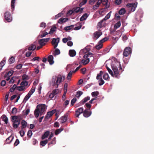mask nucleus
<instances>
[{"mask_svg": "<svg viewBox=\"0 0 154 154\" xmlns=\"http://www.w3.org/2000/svg\"><path fill=\"white\" fill-rule=\"evenodd\" d=\"M106 67L109 73L113 77L118 78L119 75V70L122 69L120 63L115 58H112L106 61Z\"/></svg>", "mask_w": 154, "mask_h": 154, "instance_id": "obj_1", "label": "nucleus"}, {"mask_svg": "<svg viewBox=\"0 0 154 154\" xmlns=\"http://www.w3.org/2000/svg\"><path fill=\"white\" fill-rule=\"evenodd\" d=\"M65 79V76L61 75L54 76L52 77L51 84L52 86L55 88H57L59 85L64 81Z\"/></svg>", "mask_w": 154, "mask_h": 154, "instance_id": "obj_2", "label": "nucleus"}, {"mask_svg": "<svg viewBox=\"0 0 154 154\" xmlns=\"http://www.w3.org/2000/svg\"><path fill=\"white\" fill-rule=\"evenodd\" d=\"M93 54L91 53H88L87 54H85L83 56L84 59L82 60L81 61V63L83 65H86L88 64L90 62V58H92L94 59L92 57Z\"/></svg>", "mask_w": 154, "mask_h": 154, "instance_id": "obj_3", "label": "nucleus"}, {"mask_svg": "<svg viewBox=\"0 0 154 154\" xmlns=\"http://www.w3.org/2000/svg\"><path fill=\"white\" fill-rule=\"evenodd\" d=\"M12 121L13 127L15 128H17L20 124V120L18 119V116H12Z\"/></svg>", "mask_w": 154, "mask_h": 154, "instance_id": "obj_4", "label": "nucleus"}, {"mask_svg": "<svg viewBox=\"0 0 154 154\" xmlns=\"http://www.w3.org/2000/svg\"><path fill=\"white\" fill-rule=\"evenodd\" d=\"M137 5V2L134 3H128L126 5V7L130 12H133L135 11Z\"/></svg>", "mask_w": 154, "mask_h": 154, "instance_id": "obj_5", "label": "nucleus"}, {"mask_svg": "<svg viewBox=\"0 0 154 154\" xmlns=\"http://www.w3.org/2000/svg\"><path fill=\"white\" fill-rule=\"evenodd\" d=\"M36 107L40 112V115L43 114L46 109V107L45 104H41L38 105Z\"/></svg>", "mask_w": 154, "mask_h": 154, "instance_id": "obj_6", "label": "nucleus"}, {"mask_svg": "<svg viewBox=\"0 0 154 154\" xmlns=\"http://www.w3.org/2000/svg\"><path fill=\"white\" fill-rule=\"evenodd\" d=\"M132 52L131 48L130 47H127L125 49L123 55L125 57L128 56L130 54H131Z\"/></svg>", "mask_w": 154, "mask_h": 154, "instance_id": "obj_7", "label": "nucleus"}, {"mask_svg": "<svg viewBox=\"0 0 154 154\" xmlns=\"http://www.w3.org/2000/svg\"><path fill=\"white\" fill-rule=\"evenodd\" d=\"M57 110L56 109H53L51 111L48 112H47V114L45 118V119L47 120L50 117H51L53 115L57 112Z\"/></svg>", "mask_w": 154, "mask_h": 154, "instance_id": "obj_8", "label": "nucleus"}, {"mask_svg": "<svg viewBox=\"0 0 154 154\" xmlns=\"http://www.w3.org/2000/svg\"><path fill=\"white\" fill-rule=\"evenodd\" d=\"M5 18L8 22H10L12 20V16L10 13L8 11L6 12L5 13Z\"/></svg>", "mask_w": 154, "mask_h": 154, "instance_id": "obj_9", "label": "nucleus"}, {"mask_svg": "<svg viewBox=\"0 0 154 154\" xmlns=\"http://www.w3.org/2000/svg\"><path fill=\"white\" fill-rule=\"evenodd\" d=\"M124 31L123 28H121L120 30L114 32V35H116V38L117 40H118L119 38L121 36L122 32H123Z\"/></svg>", "mask_w": 154, "mask_h": 154, "instance_id": "obj_10", "label": "nucleus"}, {"mask_svg": "<svg viewBox=\"0 0 154 154\" xmlns=\"http://www.w3.org/2000/svg\"><path fill=\"white\" fill-rule=\"evenodd\" d=\"M60 38H53V39L52 41V44L54 46V48H56L57 47Z\"/></svg>", "mask_w": 154, "mask_h": 154, "instance_id": "obj_11", "label": "nucleus"}, {"mask_svg": "<svg viewBox=\"0 0 154 154\" xmlns=\"http://www.w3.org/2000/svg\"><path fill=\"white\" fill-rule=\"evenodd\" d=\"M50 39V38L42 39L39 40L38 43L40 45L43 46L45 45L46 43L48 42Z\"/></svg>", "mask_w": 154, "mask_h": 154, "instance_id": "obj_12", "label": "nucleus"}, {"mask_svg": "<svg viewBox=\"0 0 154 154\" xmlns=\"http://www.w3.org/2000/svg\"><path fill=\"white\" fill-rule=\"evenodd\" d=\"M83 111V109L82 107L79 108L75 112L76 116L79 117V115L82 113Z\"/></svg>", "mask_w": 154, "mask_h": 154, "instance_id": "obj_13", "label": "nucleus"}, {"mask_svg": "<svg viewBox=\"0 0 154 154\" xmlns=\"http://www.w3.org/2000/svg\"><path fill=\"white\" fill-rule=\"evenodd\" d=\"M54 57L52 55H49L48 58V61L49 62L50 65H52L54 63V61L53 60Z\"/></svg>", "mask_w": 154, "mask_h": 154, "instance_id": "obj_14", "label": "nucleus"}, {"mask_svg": "<svg viewBox=\"0 0 154 154\" xmlns=\"http://www.w3.org/2000/svg\"><path fill=\"white\" fill-rule=\"evenodd\" d=\"M91 112H89L88 110H85L83 112V116L85 117H88L91 115Z\"/></svg>", "mask_w": 154, "mask_h": 154, "instance_id": "obj_15", "label": "nucleus"}, {"mask_svg": "<svg viewBox=\"0 0 154 154\" xmlns=\"http://www.w3.org/2000/svg\"><path fill=\"white\" fill-rule=\"evenodd\" d=\"M102 35V32H96L94 34V38L96 39L98 38Z\"/></svg>", "mask_w": 154, "mask_h": 154, "instance_id": "obj_16", "label": "nucleus"}, {"mask_svg": "<svg viewBox=\"0 0 154 154\" xmlns=\"http://www.w3.org/2000/svg\"><path fill=\"white\" fill-rule=\"evenodd\" d=\"M68 20V19L67 18H64L62 17L58 20V23L60 24L62 23H65Z\"/></svg>", "mask_w": 154, "mask_h": 154, "instance_id": "obj_17", "label": "nucleus"}, {"mask_svg": "<svg viewBox=\"0 0 154 154\" xmlns=\"http://www.w3.org/2000/svg\"><path fill=\"white\" fill-rule=\"evenodd\" d=\"M67 118L64 115L60 119V122L63 123L65 122L67 120Z\"/></svg>", "mask_w": 154, "mask_h": 154, "instance_id": "obj_18", "label": "nucleus"}, {"mask_svg": "<svg viewBox=\"0 0 154 154\" xmlns=\"http://www.w3.org/2000/svg\"><path fill=\"white\" fill-rule=\"evenodd\" d=\"M50 134V132L49 131H47L42 135V140L48 137Z\"/></svg>", "mask_w": 154, "mask_h": 154, "instance_id": "obj_19", "label": "nucleus"}, {"mask_svg": "<svg viewBox=\"0 0 154 154\" xmlns=\"http://www.w3.org/2000/svg\"><path fill=\"white\" fill-rule=\"evenodd\" d=\"M34 113L35 117L36 118L38 117L39 114L40 115V112L37 107L35 110Z\"/></svg>", "mask_w": 154, "mask_h": 154, "instance_id": "obj_20", "label": "nucleus"}, {"mask_svg": "<svg viewBox=\"0 0 154 154\" xmlns=\"http://www.w3.org/2000/svg\"><path fill=\"white\" fill-rule=\"evenodd\" d=\"M2 120L5 122L6 124H7L8 122V119L7 117L5 115H3L2 116Z\"/></svg>", "mask_w": 154, "mask_h": 154, "instance_id": "obj_21", "label": "nucleus"}, {"mask_svg": "<svg viewBox=\"0 0 154 154\" xmlns=\"http://www.w3.org/2000/svg\"><path fill=\"white\" fill-rule=\"evenodd\" d=\"M88 16L87 13L84 14L80 18V20L81 21H83L86 20L88 17Z\"/></svg>", "mask_w": 154, "mask_h": 154, "instance_id": "obj_22", "label": "nucleus"}, {"mask_svg": "<svg viewBox=\"0 0 154 154\" xmlns=\"http://www.w3.org/2000/svg\"><path fill=\"white\" fill-rule=\"evenodd\" d=\"M76 52L74 50H71L69 51V54L71 57H74L76 55Z\"/></svg>", "mask_w": 154, "mask_h": 154, "instance_id": "obj_23", "label": "nucleus"}, {"mask_svg": "<svg viewBox=\"0 0 154 154\" xmlns=\"http://www.w3.org/2000/svg\"><path fill=\"white\" fill-rule=\"evenodd\" d=\"M26 88L24 86H23L22 85H20V86H18L17 88V89L19 91H24L26 89Z\"/></svg>", "mask_w": 154, "mask_h": 154, "instance_id": "obj_24", "label": "nucleus"}, {"mask_svg": "<svg viewBox=\"0 0 154 154\" xmlns=\"http://www.w3.org/2000/svg\"><path fill=\"white\" fill-rule=\"evenodd\" d=\"M5 57L4 59L2 60L0 63V70H1L3 66L5 63Z\"/></svg>", "mask_w": 154, "mask_h": 154, "instance_id": "obj_25", "label": "nucleus"}, {"mask_svg": "<svg viewBox=\"0 0 154 154\" xmlns=\"http://www.w3.org/2000/svg\"><path fill=\"white\" fill-rule=\"evenodd\" d=\"M36 48L35 45L32 44L29 46L28 48V50L29 51H33L35 50Z\"/></svg>", "mask_w": 154, "mask_h": 154, "instance_id": "obj_26", "label": "nucleus"}, {"mask_svg": "<svg viewBox=\"0 0 154 154\" xmlns=\"http://www.w3.org/2000/svg\"><path fill=\"white\" fill-rule=\"evenodd\" d=\"M31 96L28 93L25 97L23 100V102L26 103L29 99Z\"/></svg>", "mask_w": 154, "mask_h": 154, "instance_id": "obj_27", "label": "nucleus"}, {"mask_svg": "<svg viewBox=\"0 0 154 154\" xmlns=\"http://www.w3.org/2000/svg\"><path fill=\"white\" fill-rule=\"evenodd\" d=\"M71 40V38L69 36H68L67 38H63L62 39V41L64 43H66L69 41Z\"/></svg>", "mask_w": 154, "mask_h": 154, "instance_id": "obj_28", "label": "nucleus"}, {"mask_svg": "<svg viewBox=\"0 0 154 154\" xmlns=\"http://www.w3.org/2000/svg\"><path fill=\"white\" fill-rule=\"evenodd\" d=\"M21 124L22 125L21 128H23L26 127L27 126V123L25 120H23L21 122Z\"/></svg>", "mask_w": 154, "mask_h": 154, "instance_id": "obj_29", "label": "nucleus"}, {"mask_svg": "<svg viewBox=\"0 0 154 154\" xmlns=\"http://www.w3.org/2000/svg\"><path fill=\"white\" fill-rule=\"evenodd\" d=\"M121 25V23L120 21H118L116 23L114 26V29H116L119 27Z\"/></svg>", "mask_w": 154, "mask_h": 154, "instance_id": "obj_30", "label": "nucleus"}, {"mask_svg": "<svg viewBox=\"0 0 154 154\" xmlns=\"http://www.w3.org/2000/svg\"><path fill=\"white\" fill-rule=\"evenodd\" d=\"M14 137L11 136H10L6 140V142L8 143H10L13 139Z\"/></svg>", "mask_w": 154, "mask_h": 154, "instance_id": "obj_31", "label": "nucleus"}, {"mask_svg": "<svg viewBox=\"0 0 154 154\" xmlns=\"http://www.w3.org/2000/svg\"><path fill=\"white\" fill-rule=\"evenodd\" d=\"M63 130V128H59L57 129H56L55 131V135H57L60 134L62 131Z\"/></svg>", "mask_w": 154, "mask_h": 154, "instance_id": "obj_32", "label": "nucleus"}, {"mask_svg": "<svg viewBox=\"0 0 154 154\" xmlns=\"http://www.w3.org/2000/svg\"><path fill=\"white\" fill-rule=\"evenodd\" d=\"M74 72H73V71H70V72L68 73L67 76V80H70L71 77H72V74Z\"/></svg>", "mask_w": 154, "mask_h": 154, "instance_id": "obj_33", "label": "nucleus"}, {"mask_svg": "<svg viewBox=\"0 0 154 154\" xmlns=\"http://www.w3.org/2000/svg\"><path fill=\"white\" fill-rule=\"evenodd\" d=\"M60 53V50L58 48H56L54 51V53H53V54L54 56H55L56 55L59 54Z\"/></svg>", "mask_w": 154, "mask_h": 154, "instance_id": "obj_34", "label": "nucleus"}, {"mask_svg": "<svg viewBox=\"0 0 154 154\" xmlns=\"http://www.w3.org/2000/svg\"><path fill=\"white\" fill-rule=\"evenodd\" d=\"M103 46L102 43L100 42H98V44L96 45L95 46L96 48L98 50H99Z\"/></svg>", "mask_w": 154, "mask_h": 154, "instance_id": "obj_35", "label": "nucleus"}, {"mask_svg": "<svg viewBox=\"0 0 154 154\" xmlns=\"http://www.w3.org/2000/svg\"><path fill=\"white\" fill-rule=\"evenodd\" d=\"M14 72L12 70H11L9 71L8 72L6 73L5 75V77H7L8 76L10 77L13 74Z\"/></svg>", "mask_w": 154, "mask_h": 154, "instance_id": "obj_36", "label": "nucleus"}, {"mask_svg": "<svg viewBox=\"0 0 154 154\" xmlns=\"http://www.w3.org/2000/svg\"><path fill=\"white\" fill-rule=\"evenodd\" d=\"M35 87L33 86L28 93L29 94L31 95H32L35 91Z\"/></svg>", "mask_w": 154, "mask_h": 154, "instance_id": "obj_37", "label": "nucleus"}, {"mask_svg": "<svg viewBox=\"0 0 154 154\" xmlns=\"http://www.w3.org/2000/svg\"><path fill=\"white\" fill-rule=\"evenodd\" d=\"M90 99V97L89 96H88L86 97H85L81 102L82 103V104H84L86 102H87L88 100Z\"/></svg>", "mask_w": 154, "mask_h": 154, "instance_id": "obj_38", "label": "nucleus"}, {"mask_svg": "<svg viewBox=\"0 0 154 154\" xmlns=\"http://www.w3.org/2000/svg\"><path fill=\"white\" fill-rule=\"evenodd\" d=\"M28 85V82L26 81H23L20 83V85H22L23 86H24L26 87V86H27Z\"/></svg>", "mask_w": 154, "mask_h": 154, "instance_id": "obj_39", "label": "nucleus"}, {"mask_svg": "<svg viewBox=\"0 0 154 154\" xmlns=\"http://www.w3.org/2000/svg\"><path fill=\"white\" fill-rule=\"evenodd\" d=\"M48 140H47L42 141L40 142V144L42 146H44L48 143Z\"/></svg>", "mask_w": 154, "mask_h": 154, "instance_id": "obj_40", "label": "nucleus"}, {"mask_svg": "<svg viewBox=\"0 0 154 154\" xmlns=\"http://www.w3.org/2000/svg\"><path fill=\"white\" fill-rule=\"evenodd\" d=\"M111 12H109L105 16V17L103 19V20H104V21L108 19L110 17L111 14Z\"/></svg>", "mask_w": 154, "mask_h": 154, "instance_id": "obj_41", "label": "nucleus"}, {"mask_svg": "<svg viewBox=\"0 0 154 154\" xmlns=\"http://www.w3.org/2000/svg\"><path fill=\"white\" fill-rule=\"evenodd\" d=\"M125 12L126 11L125 8H122L119 11V13L120 15H123L125 13Z\"/></svg>", "mask_w": 154, "mask_h": 154, "instance_id": "obj_42", "label": "nucleus"}, {"mask_svg": "<svg viewBox=\"0 0 154 154\" xmlns=\"http://www.w3.org/2000/svg\"><path fill=\"white\" fill-rule=\"evenodd\" d=\"M103 74V72L102 71H100V73L97 74L96 79L97 80H99V79H100L101 78H102V75Z\"/></svg>", "mask_w": 154, "mask_h": 154, "instance_id": "obj_43", "label": "nucleus"}, {"mask_svg": "<svg viewBox=\"0 0 154 154\" xmlns=\"http://www.w3.org/2000/svg\"><path fill=\"white\" fill-rule=\"evenodd\" d=\"M15 61V58L13 57H12L8 60L9 63L10 64H11L14 62Z\"/></svg>", "mask_w": 154, "mask_h": 154, "instance_id": "obj_44", "label": "nucleus"}, {"mask_svg": "<svg viewBox=\"0 0 154 154\" xmlns=\"http://www.w3.org/2000/svg\"><path fill=\"white\" fill-rule=\"evenodd\" d=\"M60 90L58 89H57L56 88V89L52 91V92L54 94V95L55 96L57 94H58L59 92H60Z\"/></svg>", "mask_w": 154, "mask_h": 154, "instance_id": "obj_45", "label": "nucleus"}, {"mask_svg": "<svg viewBox=\"0 0 154 154\" xmlns=\"http://www.w3.org/2000/svg\"><path fill=\"white\" fill-rule=\"evenodd\" d=\"M103 79L105 80H107L109 78V76L107 73H105L103 75Z\"/></svg>", "mask_w": 154, "mask_h": 154, "instance_id": "obj_46", "label": "nucleus"}, {"mask_svg": "<svg viewBox=\"0 0 154 154\" xmlns=\"http://www.w3.org/2000/svg\"><path fill=\"white\" fill-rule=\"evenodd\" d=\"M16 0H11V9H13V11L14 8V4L15 3V1Z\"/></svg>", "mask_w": 154, "mask_h": 154, "instance_id": "obj_47", "label": "nucleus"}, {"mask_svg": "<svg viewBox=\"0 0 154 154\" xmlns=\"http://www.w3.org/2000/svg\"><path fill=\"white\" fill-rule=\"evenodd\" d=\"M99 85L100 86L103 85L104 83V81L102 79V78L99 79L98 81Z\"/></svg>", "mask_w": 154, "mask_h": 154, "instance_id": "obj_48", "label": "nucleus"}, {"mask_svg": "<svg viewBox=\"0 0 154 154\" xmlns=\"http://www.w3.org/2000/svg\"><path fill=\"white\" fill-rule=\"evenodd\" d=\"M82 94L83 92L82 91H77L76 92V97L78 98H79Z\"/></svg>", "mask_w": 154, "mask_h": 154, "instance_id": "obj_49", "label": "nucleus"}, {"mask_svg": "<svg viewBox=\"0 0 154 154\" xmlns=\"http://www.w3.org/2000/svg\"><path fill=\"white\" fill-rule=\"evenodd\" d=\"M56 143V138L55 137H54L53 138V139L52 140V141L49 143L48 145H50V144H54Z\"/></svg>", "mask_w": 154, "mask_h": 154, "instance_id": "obj_50", "label": "nucleus"}, {"mask_svg": "<svg viewBox=\"0 0 154 154\" xmlns=\"http://www.w3.org/2000/svg\"><path fill=\"white\" fill-rule=\"evenodd\" d=\"M91 95L93 97H96L98 95L99 93L98 91H94L91 93Z\"/></svg>", "mask_w": 154, "mask_h": 154, "instance_id": "obj_51", "label": "nucleus"}, {"mask_svg": "<svg viewBox=\"0 0 154 154\" xmlns=\"http://www.w3.org/2000/svg\"><path fill=\"white\" fill-rule=\"evenodd\" d=\"M29 77L26 74H24L22 76V79L23 80H28Z\"/></svg>", "mask_w": 154, "mask_h": 154, "instance_id": "obj_52", "label": "nucleus"}, {"mask_svg": "<svg viewBox=\"0 0 154 154\" xmlns=\"http://www.w3.org/2000/svg\"><path fill=\"white\" fill-rule=\"evenodd\" d=\"M56 29V27L52 28L50 30L49 33V34H53L54 33V32L55 31Z\"/></svg>", "mask_w": 154, "mask_h": 154, "instance_id": "obj_53", "label": "nucleus"}, {"mask_svg": "<svg viewBox=\"0 0 154 154\" xmlns=\"http://www.w3.org/2000/svg\"><path fill=\"white\" fill-rule=\"evenodd\" d=\"M16 78L15 77H12L10 80L9 82L10 84H13L14 83Z\"/></svg>", "mask_w": 154, "mask_h": 154, "instance_id": "obj_54", "label": "nucleus"}, {"mask_svg": "<svg viewBox=\"0 0 154 154\" xmlns=\"http://www.w3.org/2000/svg\"><path fill=\"white\" fill-rule=\"evenodd\" d=\"M76 98H74L71 101V105L72 106L75 103L76 101Z\"/></svg>", "mask_w": 154, "mask_h": 154, "instance_id": "obj_55", "label": "nucleus"}, {"mask_svg": "<svg viewBox=\"0 0 154 154\" xmlns=\"http://www.w3.org/2000/svg\"><path fill=\"white\" fill-rule=\"evenodd\" d=\"M17 112V109L15 107H14L12 109L11 113L14 115Z\"/></svg>", "mask_w": 154, "mask_h": 154, "instance_id": "obj_56", "label": "nucleus"}, {"mask_svg": "<svg viewBox=\"0 0 154 154\" xmlns=\"http://www.w3.org/2000/svg\"><path fill=\"white\" fill-rule=\"evenodd\" d=\"M68 84L67 83H65L64 87V92H67V90Z\"/></svg>", "mask_w": 154, "mask_h": 154, "instance_id": "obj_57", "label": "nucleus"}, {"mask_svg": "<svg viewBox=\"0 0 154 154\" xmlns=\"http://www.w3.org/2000/svg\"><path fill=\"white\" fill-rule=\"evenodd\" d=\"M69 103V100H66L63 103V105L65 107H66L67 106Z\"/></svg>", "mask_w": 154, "mask_h": 154, "instance_id": "obj_58", "label": "nucleus"}, {"mask_svg": "<svg viewBox=\"0 0 154 154\" xmlns=\"http://www.w3.org/2000/svg\"><path fill=\"white\" fill-rule=\"evenodd\" d=\"M29 112L30 109H27L26 110H24L23 111L24 114L26 115H27L29 113Z\"/></svg>", "mask_w": 154, "mask_h": 154, "instance_id": "obj_59", "label": "nucleus"}, {"mask_svg": "<svg viewBox=\"0 0 154 154\" xmlns=\"http://www.w3.org/2000/svg\"><path fill=\"white\" fill-rule=\"evenodd\" d=\"M80 10V8L79 7H77L75 9H73V10L74 13H78L79 11Z\"/></svg>", "mask_w": 154, "mask_h": 154, "instance_id": "obj_60", "label": "nucleus"}, {"mask_svg": "<svg viewBox=\"0 0 154 154\" xmlns=\"http://www.w3.org/2000/svg\"><path fill=\"white\" fill-rule=\"evenodd\" d=\"M108 39V38L107 37H105L103 38L102 40H100L99 42H100L103 43V42L107 41Z\"/></svg>", "mask_w": 154, "mask_h": 154, "instance_id": "obj_61", "label": "nucleus"}, {"mask_svg": "<svg viewBox=\"0 0 154 154\" xmlns=\"http://www.w3.org/2000/svg\"><path fill=\"white\" fill-rule=\"evenodd\" d=\"M55 95L53 94V92H52L49 95V97L50 99H52L53 98Z\"/></svg>", "mask_w": 154, "mask_h": 154, "instance_id": "obj_62", "label": "nucleus"}, {"mask_svg": "<svg viewBox=\"0 0 154 154\" xmlns=\"http://www.w3.org/2000/svg\"><path fill=\"white\" fill-rule=\"evenodd\" d=\"M63 15V14L61 13H59L58 14L56 15L55 17V19H56L58 18L59 17H61L62 15Z\"/></svg>", "mask_w": 154, "mask_h": 154, "instance_id": "obj_63", "label": "nucleus"}, {"mask_svg": "<svg viewBox=\"0 0 154 154\" xmlns=\"http://www.w3.org/2000/svg\"><path fill=\"white\" fill-rule=\"evenodd\" d=\"M42 87L41 84H40L38 87V92L39 94L41 93V90L42 89Z\"/></svg>", "mask_w": 154, "mask_h": 154, "instance_id": "obj_64", "label": "nucleus"}]
</instances>
